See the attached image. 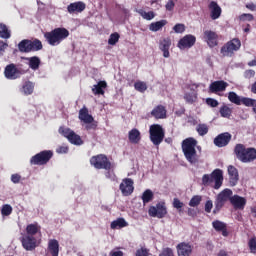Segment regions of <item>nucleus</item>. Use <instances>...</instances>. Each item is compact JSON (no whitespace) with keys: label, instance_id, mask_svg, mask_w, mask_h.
Wrapping results in <instances>:
<instances>
[{"label":"nucleus","instance_id":"09e8293b","mask_svg":"<svg viewBox=\"0 0 256 256\" xmlns=\"http://www.w3.org/2000/svg\"><path fill=\"white\" fill-rule=\"evenodd\" d=\"M134 89L139 91V93H145V91H147V83L143 81H137L134 83Z\"/></svg>","mask_w":256,"mask_h":256},{"label":"nucleus","instance_id":"0e129e2a","mask_svg":"<svg viewBox=\"0 0 256 256\" xmlns=\"http://www.w3.org/2000/svg\"><path fill=\"white\" fill-rule=\"evenodd\" d=\"M212 209H213V201L212 200L206 201L205 206H204L205 212L211 213Z\"/></svg>","mask_w":256,"mask_h":256},{"label":"nucleus","instance_id":"a18cd8bd","mask_svg":"<svg viewBox=\"0 0 256 256\" xmlns=\"http://www.w3.org/2000/svg\"><path fill=\"white\" fill-rule=\"evenodd\" d=\"M68 141H69L72 145H83V140L81 139V136H79V135L76 134L75 132L72 133V136H70V138H68Z\"/></svg>","mask_w":256,"mask_h":256},{"label":"nucleus","instance_id":"680f3d73","mask_svg":"<svg viewBox=\"0 0 256 256\" xmlns=\"http://www.w3.org/2000/svg\"><path fill=\"white\" fill-rule=\"evenodd\" d=\"M159 256H175V254L173 253V249L164 248L162 252L159 254Z\"/></svg>","mask_w":256,"mask_h":256},{"label":"nucleus","instance_id":"2f4dec72","mask_svg":"<svg viewBox=\"0 0 256 256\" xmlns=\"http://www.w3.org/2000/svg\"><path fill=\"white\" fill-rule=\"evenodd\" d=\"M110 227L111 229H123V227H129V223H127L125 218H117L111 222Z\"/></svg>","mask_w":256,"mask_h":256},{"label":"nucleus","instance_id":"c03bdc74","mask_svg":"<svg viewBox=\"0 0 256 256\" xmlns=\"http://www.w3.org/2000/svg\"><path fill=\"white\" fill-rule=\"evenodd\" d=\"M196 131L200 137H204L209 133V126L207 124H198L196 127Z\"/></svg>","mask_w":256,"mask_h":256},{"label":"nucleus","instance_id":"4c0bfd02","mask_svg":"<svg viewBox=\"0 0 256 256\" xmlns=\"http://www.w3.org/2000/svg\"><path fill=\"white\" fill-rule=\"evenodd\" d=\"M0 37L1 39H10L11 31L4 23H0Z\"/></svg>","mask_w":256,"mask_h":256},{"label":"nucleus","instance_id":"5701e85b","mask_svg":"<svg viewBox=\"0 0 256 256\" xmlns=\"http://www.w3.org/2000/svg\"><path fill=\"white\" fill-rule=\"evenodd\" d=\"M212 227L217 233H222L223 237H228L229 232L227 231V224L221 220H215L212 222Z\"/></svg>","mask_w":256,"mask_h":256},{"label":"nucleus","instance_id":"b1692460","mask_svg":"<svg viewBox=\"0 0 256 256\" xmlns=\"http://www.w3.org/2000/svg\"><path fill=\"white\" fill-rule=\"evenodd\" d=\"M159 49L163 52V57H170L169 49H171V38H163L160 40Z\"/></svg>","mask_w":256,"mask_h":256},{"label":"nucleus","instance_id":"58836bf2","mask_svg":"<svg viewBox=\"0 0 256 256\" xmlns=\"http://www.w3.org/2000/svg\"><path fill=\"white\" fill-rule=\"evenodd\" d=\"M184 100L186 103H189V105H193L197 101V92H187L184 94Z\"/></svg>","mask_w":256,"mask_h":256},{"label":"nucleus","instance_id":"774afa93","mask_svg":"<svg viewBox=\"0 0 256 256\" xmlns=\"http://www.w3.org/2000/svg\"><path fill=\"white\" fill-rule=\"evenodd\" d=\"M11 181H12V183H15V184L19 183V181H21V175L12 174Z\"/></svg>","mask_w":256,"mask_h":256},{"label":"nucleus","instance_id":"de8ad7c7","mask_svg":"<svg viewBox=\"0 0 256 256\" xmlns=\"http://www.w3.org/2000/svg\"><path fill=\"white\" fill-rule=\"evenodd\" d=\"M58 133H60V135H63V137H66V139H69L75 132L70 128H65L61 126L58 130Z\"/></svg>","mask_w":256,"mask_h":256},{"label":"nucleus","instance_id":"5fc2aeb1","mask_svg":"<svg viewBox=\"0 0 256 256\" xmlns=\"http://www.w3.org/2000/svg\"><path fill=\"white\" fill-rule=\"evenodd\" d=\"M254 19L255 17L253 16V14L244 13L239 16L240 21H253Z\"/></svg>","mask_w":256,"mask_h":256},{"label":"nucleus","instance_id":"6e6552de","mask_svg":"<svg viewBox=\"0 0 256 256\" xmlns=\"http://www.w3.org/2000/svg\"><path fill=\"white\" fill-rule=\"evenodd\" d=\"M51 159H53V151L43 150L31 157L30 165H47Z\"/></svg>","mask_w":256,"mask_h":256},{"label":"nucleus","instance_id":"49530a36","mask_svg":"<svg viewBox=\"0 0 256 256\" xmlns=\"http://www.w3.org/2000/svg\"><path fill=\"white\" fill-rule=\"evenodd\" d=\"M201 201H203V197L201 195H194L189 201V206L199 207V205H201Z\"/></svg>","mask_w":256,"mask_h":256},{"label":"nucleus","instance_id":"412c9836","mask_svg":"<svg viewBox=\"0 0 256 256\" xmlns=\"http://www.w3.org/2000/svg\"><path fill=\"white\" fill-rule=\"evenodd\" d=\"M230 203L233 205L234 209L243 210L245 209V205H247V199L239 195H234L230 198Z\"/></svg>","mask_w":256,"mask_h":256},{"label":"nucleus","instance_id":"338daca9","mask_svg":"<svg viewBox=\"0 0 256 256\" xmlns=\"http://www.w3.org/2000/svg\"><path fill=\"white\" fill-rule=\"evenodd\" d=\"M69 151V147L67 146H59L57 149H56V153H68Z\"/></svg>","mask_w":256,"mask_h":256},{"label":"nucleus","instance_id":"9d476101","mask_svg":"<svg viewBox=\"0 0 256 256\" xmlns=\"http://www.w3.org/2000/svg\"><path fill=\"white\" fill-rule=\"evenodd\" d=\"M149 217H157V219H163L167 215V206L165 202H158L156 206H150L148 209Z\"/></svg>","mask_w":256,"mask_h":256},{"label":"nucleus","instance_id":"ea45409f","mask_svg":"<svg viewBox=\"0 0 256 256\" xmlns=\"http://www.w3.org/2000/svg\"><path fill=\"white\" fill-rule=\"evenodd\" d=\"M137 13L141 15L143 19H146V21H151L152 19H155V12L153 11L146 12L143 9H139L137 10Z\"/></svg>","mask_w":256,"mask_h":256},{"label":"nucleus","instance_id":"ddd939ff","mask_svg":"<svg viewBox=\"0 0 256 256\" xmlns=\"http://www.w3.org/2000/svg\"><path fill=\"white\" fill-rule=\"evenodd\" d=\"M203 39L207 42V45L211 48L219 45V35L213 30H205L203 33Z\"/></svg>","mask_w":256,"mask_h":256},{"label":"nucleus","instance_id":"f3484780","mask_svg":"<svg viewBox=\"0 0 256 256\" xmlns=\"http://www.w3.org/2000/svg\"><path fill=\"white\" fill-rule=\"evenodd\" d=\"M229 87V83L223 81V80H218L214 81L210 84L209 86V92L210 93H221L225 91Z\"/></svg>","mask_w":256,"mask_h":256},{"label":"nucleus","instance_id":"3c124183","mask_svg":"<svg viewBox=\"0 0 256 256\" xmlns=\"http://www.w3.org/2000/svg\"><path fill=\"white\" fill-rule=\"evenodd\" d=\"M214 205H215V208L213 210V214L217 215V213H219V211H221V209H223V207H225V202L216 198Z\"/></svg>","mask_w":256,"mask_h":256},{"label":"nucleus","instance_id":"4468645a","mask_svg":"<svg viewBox=\"0 0 256 256\" xmlns=\"http://www.w3.org/2000/svg\"><path fill=\"white\" fill-rule=\"evenodd\" d=\"M197 42V38L194 35L187 34L181 38L178 42L179 49H191Z\"/></svg>","mask_w":256,"mask_h":256},{"label":"nucleus","instance_id":"bb28decb","mask_svg":"<svg viewBox=\"0 0 256 256\" xmlns=\"http://www.w3.org/2000/svg\"><path fill=\"white\" fill-rule=\"evenodd\" d=\"M47 249L51 256H59V241L57 239L48 240Z\"/></svg>","mask_w":256,"mask_h":256},{"label":"nucleus","instance_id":"20e7f679","mask_svg":"<svg viewBox=\"0 0 256 256\" xmlns=\"http://www.w3.org/2000/svg\"><path fill=\"white\" fill-rule=\"evenodd\" d=\"M212 183H214L213 189H221L223 186V170L216 168L211 174L202 176V185L204 187H209Z\"/></svg>","mask_w":256,"mask_h":256},{"label":"nucleus","instance_id":"cd10ccee","mask_svg":"<svg viewBox=\"0 0 256 256\" xmlns=\"http://www.w3.org/2000/svg\"><path fill=\"white\" fill-rule=\"evenodd\" d=\"M105 89H107V82L106 81H99L96 85L92 88L93 95H105Z\"/></svg>","mask_w":256,"mask_h":256},{"label":"nucleus","instance_id":"a211bd4d","mask_svg":"<svg viewBox=\"0 0 256 256\" xmlns=\"http://www.w3.org/2000/svg\"><path fill=\"white\" fill-rule=\"evenodd\" d=\"M229 184L230 187H235L239 183V170L233 165L228 166Z\"/></svg>","mask_w":256,"mask_h":256},{"label":"nucleus","instance_id":"9b49d317","mask_svg":"<svg viewBox=\"0 0 256 256\" xmlns=\"http://www.w3.org/2000/svg\"><path fill=\"white\" fill-rule=\"evenodd\" d=\"M20 241L25 251H35V249L39 247V242H37V238H35V236L25 234L22 238H20Z\"/></svg>","mask_w":256,"mask_h":256},{"label":"nucleus","instance_id":"c9c22d12","mask_svg":"<svg viewBox=\"0 0 256 256\" xmlns=\"http://www.w3.org/2000/svg\"><path fill=\"white\" fill-rule=\"evenodd\" d=\"M20 53H31L29 39H24L18 43Z\"/></svg>","mask_w":256,"mask_h":256},{"label":"nucleus","instance_id":"f03ea898","mask_svg":"<svg viewBox=\"0 0 256 256\" xmlns=\"http://www.w3.org/2000/svg\"><path fill=\"white\" fill-rule=\"evenodd\" d=\"M197 140L195 138H187L182 142V151L188 163L191 165H195V163H199V156L197 155Z\"/></svg>","mask_w":256,"mask_h":256},{"label":"nucleus","instance_id":"6ab92c4d","mask_svg":"<svg viewBox=\"0 0 256 256\" xmlns=\"http://www.w3.org/2000/svg\"><path fill=\"white\" fill-rule=\"evenodd\" d=\"M178 256H191L193 247L189 243L181 242L176 246Z\"/></svg>","mask_w":256,"mask_h":256},{"label":"nucleus","instance_id":"8fccbe9b","mask_svg":"<svg viewBox=\"0 0 256 256\" xmlns=\"http://www.w3.org/2000/svg\"><path fill=\"white\" fill-rule=\"evenodd\" d=\"M119 39H121V35H119V33H112L108 39V45H117V43H119Z\"/></svg>","mask_w":256,"mask_h":256},{"label":"nucleus","instance_id":"2eb2a0df","mask_svg":"<svg viewBox=\"0 0 256 256\" xmlns=\"http://www.w3.org/2000/svg\"><path fill=\"white\" fill-rule=\"evenodd\" d=\"M231 133L224 132L214 138V145L216 147H227L228 143H231Z\"/></svg>","mask_w":256,"mask_h":256},{"label":"nucleus","instance_id":"e433bc0d","mask_svg":"<svg viewBox=\"0 0 256 256\" xmlns=\"http://www.w3.org/2000/svg\"><path fill=\"white\" fill-rule=\"evenodd\" d=\"M228 99H229V102L234 103V105H241L243 103V98H241L235 92H229Z\"/></svg>","mask_w":256,"mask_h":256},{"label":"nucleus","instance_id":"4be33fe9","mask_svg":"<svg viewBox=\"0 0 256 256\" xmlns=\"http://www.w3.org/2000/svg\"><path fill=\"white\" fill-rule=\"evenodd\" d=\"M151 115L155 119H167V108H165L163 105H157L151 111Z\"/></svg>","mask_w":256,"mask_h":256},{"label":"nucleus","instance_id":"f704fd0d","mask_svg":"<svg viewBox=\"0 0 256 256\" xmlns=\"http://www.w3.org/2000/svg\"><path fill=\"white\" fill-rule=\"evenodd\" d=\"M30 53L33 51H41L43 49V43L39 39L29 40Z\"/></svg>","mask_w":256,"mask_h":256},{"label":"nucleus","instance_id":"1a4fd4ad","mask_svg":"<svg viewBox=\"0 0 256 256\" xmlns=\"http://www.w3.org/2000/svg\"><path fill=\"white\" fill-rule=\"evenodd\" d=\"M241 49V40L238 38H233L228 41L224 46H222L220 53L223 57H231L235 51H239Z\"/></svg>","mask_w":256,"mask_h":256},{"label":"nucleus","instance_id":"79ce46f5","mask_svg":"<svg viewBox=\"0 0 256 256\" xmlns=\"http://www.w3.org/2000/svg\"><path fill=\"white\" fill-rule=\"evenodd\" d=\"M219 112L221 117H224L226 119H229V117H231V115L233 114V110L227 105H223L222 107H220Z\"/></svg>","mask_w":256,"mask_h":256},{"label":"nucleus","instance_id":"423d86ee","mask_svg":"<svg viewBox=\"0 0 256 256\" xmlns=\"http://www.w3.org/2000/svg\"><path fill=\"white\" fill-rule=\"evenodd\" d=\"M90 165H92L94 169H104L105 171H113L115 167L105 154L92 156L90 158Z\"/></svg>","mask_w":256,"mask_h":256},{"label":"nucleus","instance_id":"052dcab7","mask_svg":"<svg viewBox=\"0 0 256 256\" xmlns=\"http://www.w3.org/2000/svg\"><path fill=\"white\" fill-rule=\"evenodd\" d=\"M85 129L86 131H95V129H97V122L94 120L91 123H85Z\"/></svg>","mask_w":256,"mask_h":256},{"label":"nucleus","instance_id":"dca6fc26","mask_svg":"<svg viewBox=\"0 0 256 256\" xmlns=\"http://www.w3.org/2000/svg\"><path fill=\"white\" fill-rule=\"evenodd\" d=\"M208 9L210 11V17L213 21H216V19H219V17H221V13H223L221 6H219V4L215 1H211L208 4Z\"/></svg>","mask_w":256,"mask_h":256},{"label":"nucleus","instance_id":"4d7b16f0","mask_svg":"<svg viewBox=\"0 0 256 256\" xmlns=\"http://www.w3.org/2000/svg\"><path fill=\"white\" fill-rule=\"evenodd\" d=\"M206 105H208L209 107H218L219 106V101H217L214 98H207L206 99Z\"/></svg>","mask_w":256,"mask_h":256},{"label":"nucleus","instance_id":"603ef678","mask_svg":"<svg viewBox=\"0 0 256 256\" xmlns=\"http://www.w3.org/2000/svg\"><path fill=\"white\" fill-rule=\"evenodd\" d=\"M11 213H13V207H11V205L5 204L2 206L1 215H3V217H9Z\"/></svg>","mask_w":256,"mask_h":256},{"label":"nucleus","instance_id":"aec40b11","mask_svg":"<svg viewBox=\"0 0 256 256\" xmlns=\"http://www.w3.org/2000/svg\"><path fill=\"white\" fill-rule=\"evenodd\" d=\"M84 9H87V5L83 1L74 2L67 6V11L70 15H73V13H83Z\"/></svg>","mask_w":256,"mask_h":256},{"label":"nucleus","instance_id":"864d4df0","mask_svg":"<svg viewBox=\"0 0 256 256\" xmlns=\"http://www.w3.org/2000/svg\"><path fill=\"white\" fill-rule=\"evenodd\" d=\"M175 33H185V24L178 23L173 27Z\"/></svg>","mask_w":256,"mask_h":256},{"label":"nucleus","instance_id":"37998d69","mask_svg":"<svg viewBox=\"0 0 256 256\" xmlns=\"http://www.w3.org/2000/svg\"><path fill=\"white\" fill-rule=\"evenodd\" d=\"M142 201L144 205H147V203H151L153 201V191L147 189L142 194Z\"/></svg>","mask_w":256,"mask_h":256},{"label":"nucleus","instance_id":"6e6d98bb","mask_svg":"<svg viewBox=\"0 0 256 256\" xmlns=\"http://www.w3.org/2000/svg\"><path fill=\"white\" fill-rule=\"evenodd\" d=\"M251 253H256V238H251L248 242Z\"/></svg>","mask_w":256,"mask_h":256},{"label":"nucleus","instance_id":"473e14b6","mask_svg":"<svg viewBox=\"0 0 256 256\" xmlns=\"http://www.w3.org/2000/svg\"><path fill=\"white\" fill-rule=\"evenodd\" d=\"M232 195L233 191L229 188H226L222 192H220L216 198L225 203L226 201H231Z\"/></svg>","mask_w":256,"mask_h":256},{"label":"nucleus","instance_id":"a19ab883","mask_svg":"<svg viewBox=\"0 0 256 256\" xmlns=\"http://www.w3.org/2000/svg\"><path fill=\"white\" fill-rule=\"evenodd\" d=\"M242 105L245 107H253L254 113H256V100L253 98L242 97Z\"/></svg>","mask_w":256,"mask_h":256},{"label":"nucleus","instance_id":"bf43d9fd","mask_svg":"<svg viewBox=\"0 0 256 256\" xmlns=\"http://www.w3.org/2000/svg\"><path fill=\"white\" fill-rule=\"evenodd\" d=\"M136 256H149V249L142 247L136 251Z\"/></svg>","mask_w":256,"mask_h":256},{"label":"nucleus","instance_id":"393cba45","mask_svg":"<svg viewBox=\"0 0 256 256\" xmlns=\"http://www.w3.org/2000/svg\"><path fill=\"white\" fill-rule=\"evenodd\" d=\"M78 117L83 123H93V121H95V118L89 114V109H87V107H83L79 110Z\"/></svg>","mask_w":256,"mask_h":256},{"label":"nucleus","instance_id":"e2e57ef3","mask_svg":"<svg viewBox=\"0 0 256 256\" xmlns=\"http://www.w3.org/2000/svg\"><path fill=\"white\" fill-rule=\"evenodd\" d=\"M244 77L245 79H253L255 77V70L253 69H248L244 72Z\"/></svg>","mask_w":256,"mask_h":256},{"label":"nucleus","instance_id":"7ed1b4c3","mask_svg":"<svg viewBox=\"0 0 256 256\" xmlns=\"http://www.w3.org/2000/svg\"><path fill=\"white\" fill-rule=\"evenodd\" d=\"M234 155H236L237 159L242 163H251V161H255L256 159V149L247 148L243 144H236Z\"/></svg>","mask_w":256,"mask_h":256},{"label":"nucleus","instance_id":"f257e3e1","mask_svg":"<svg viewBox=\"0 0 256 256\" xmlns=\"http://www.w3.org/2000/svg\"><path fill=\"white\" fill-rule=\"evenodd\" d=\"M67 37H69V30L64 27L55 28L50 32L44 33V39L48 45H51V47L61 45V43H63Z\"/></svg>","mask_w":256,"mask_h":256},{"label":"nucleus","instance_id":"7c9ffc66","mask_svg":"<svg viewBox=\"0 0 256 256\" xmlns=\"http://www.w3.org/2000/svg\"><path fill=\"white\" fill-rule=\"evenodd\" d=\"M20 91L24 95H33V91H35V83H33L31 81L24 82Z\"/></svg>","mask_w":256,"mask_h":256},{"label":"nucleus","instance_id":"69168bd1","mask_svg":"<svg viewBox=\"0 0 256 256\" xmlns=\"http://www.w3.org/2000/svg\"><path fill=\"white\" fill-rule=\"evenodd\" d=\"M166 11H173V9H175V2H173V0H169L166 5Z\"/></svg>","mask_w":256,"mask_h":256},{"label":"nucleus","instance_id":"a878e982","mask_svg":"<svg viewBox=\"0 0 256 256\" xmlns=\"http://www.w3.org/2000/svg\"><path fill=\"white\" fill-rule=\"evenodd\" d=\"M128 139L133 145H137L141 142V132L137 128H133L128 132Z\"/></svg>","mask_w":256,"mask_h":256},{"label":"nucleus","instance_id":"39448f33","mask_svg":"<svg viewBox=\"0 0 256 256\" xmlns=\"http://www.w3.org/2000/svg\"><path fill=\"white\" fill-rule=\"evenodd\" d=\"M27 71L23 68V64L10 63L4 68V77L10 81H15V79H21V76L25 75Z\"/></svg>","mask_w":256,"mask_h":256},{"label":"nucleus","instance_id":"0eeeda50","mask_svg":"<svg viewBox=\"0 0 256 256\" xmlns=\"http://www.w3.org/2000/svg\"><path fill=\"white\" fill-rule=\"evenodd\" d=\"M149 135L151 143H153L155 147H159L160 144L163 143V139H165V130L160 124H152L149 127Z\"/></svg>","mask_w":256,"mask_h":256},{"label":"nucleus","instance_id":"72a5a7b5","mask_svg":"<svg viewBox=\"0 0 256 256\" xmlns=\"http://www.w3.org/2000/svg\"><path fill=\"white\" fill-rule=\"evenodd\" d=\"M165 25H167V20H160L157 22H152L149 26V30L153 31L154 33H157V31H161V29H163V27H165Z\"/></svg>","mask_w":256,"mask_h":256},{"label":"nucleus","instance_id":"13d9d810","mask_svg":"<svg viewBox=\"0 0 256 256\" xmlns=\"http://www.w3.org/2000/svg\"><path fill=\"white\" fill-rule=\"evenodd\" d=\"M184 203L179 200V198H174L173 200V207L174 209H183Z\"/></svg>","mask_w":256,"mask_h":256},{"label":"nucleus","instance_id":"f8f14e48","mask_svg":"<svg viewBox=\"0 0 256 256\" xmlns=\"http://www.w3.org/2000/svg\"><path fill=\"white\" fill-rule=\"evenodd\" d=\"M134 182L131 178H124L120 183L119 189L124 197H129L135 191V187L133 186Z\"/></svg>","mask_w":256,"mask_h":256},{"label":"nucleus","instance_id":"c85d7f7f","mask_svg":"<svg viewBox=\"0 0 256 256\" xmlns=\"http://www.w3.org/2000/svg\"><path fill=\"white\" fill-rule=\"evenodd\" d=\"M26 61H28V65L32 71H37L39 67H41V58H39V56L26 58Z\"/></svg>","mask_w":256,"mask_h":256},{"label":"nucleus","instance_id":"c756f323","mask_svg":"<svg viewBox=\"0 0 256 256\" xmlns=\"http://www.w3.org/2000/svg\"><path fill=\"white\" fill-rule=\"evenodd\" d=\"M37 233H41V227L38 223L28 224L26 226V235H29L30 237H35Z\"/></svg>","mask_w":256,"mask_h":256}]
</instances>
